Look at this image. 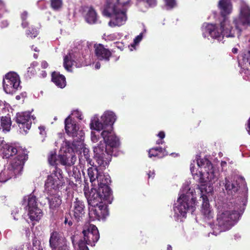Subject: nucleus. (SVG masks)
Listing matches in <instances>:
<instances>
[{
    "mask_svg": "<svg viewBox=\"0 0 250 250\" xmlns=\"http://www.w3.org/2000/svg\"><path fill=\"white\" fill-rule=\"evenodd\" d=\"M77 62L83 63V59L80 57L78 53L71 50L68 55L64 57L63 66L66 70L70 71L72 66L74 65Z\"/></svg>",
    "mask_w": 250,
    "mask_h": 250,
    "instance_id": "aec40b11",
    "label": "nucleus"
},
{
    "mask_svg": "<svg viewBox=\"0 0 250 250\" xmlns=\"http://www.w3.org/2000/svg\"><path fill=\"white\" fill-rule=\"evenodd\" d=\"M100 137L98 134H96L94 131H92L91 133V139L93 143H97L99 140Z\"/></svg>",
    "mask_w": 250,
    "mask_h": 250,
    "instance_id": "79ce46f5",
    "label": "nucleus"
},
{
    "mask_svg": "<svg viewBox=\"0 0 250 250\" xmlns=\"http://www.w3.org/2000/svg\"><path fill=\"white\" fill-rule=\"evenodd\" d=\"M143 33H140L139 35H138L134 39V43L135 44H138L143 39Z\"/></svg>",
    "mask_w": 250,
    "mask_h": 250,
    "instance_id": "37998d69",
    "label": "nucleus"
},
{
    "mask_svg": "<svg viewBox=\"0 0 250 250\" xmlns=\"http://www.w3.org/2000/svg\"><path fill=\"white\" fill-rule=\"evenodd\" d=\"M89 209V216L92 221L104 219L108 215L107 206L105 204L103 203L98 206L91 207Z\"/></svg>",
    "mask_w": 250,
    "mask_h": 250,
    "instance_id": "f3484780",
    "label": "nucleus"
},
{
    "mask_svg": "<svg viewBox=\"0 0 250 250\" xmlns=\"http://www.w3.org/2000/svg\"><path fill=\"white\" fill-rule=\"evenodd\" d=\"M52 80L57 86L60 88H63L66 85L64 76L55 72L52 74Z\"/></svg>",
    "mask_w": 250,
    "mask_h": 250,
    "instance_id": "b1692460",
    "label": "nucleus"
},
{
    "mask_svg": "<svg viewBox=\"0 0 250 250\" xmlns=\"http://www.w3.org/2000/svg\"><path fill=\"white\" fill-rule=\"evenodd\" d=\"M36 64H37V62H33V63H32L31 64V66L29 67L28 68L27 72H29L30 71L31 73H34L35 72V70L32 67V66L33 67V66H35Z\"/></svg>",
    "mask_w": 250,
    "mask_h": 250,
    "instance_id": "49530a36",
    "label": "nucleus"
},
{
    "mask_svg": "<svg viewBox=\"0 0 250 250\" xmlns=\"http://www.w3.org/2000/svg\"><path fill=\"white\" fill-rule=\"evenodd\" d=\"M223 184L229 195L234 196L237 192L239 191L238 193L240 195L239 197L242 198V204L243 205H245L248 197V188L246 182L243 178H240L235 181L232 182L230 181L228 178H226Z\"/></svg>",
    "mask_w": 250,
    "mask_h": 250,
    "instance_id": "0eeeda50",
    "label": "nucleus"
},
{
    "mask_svg": "<svg viewBox=\"0 0 250 250\" xmlns=\"http://www.w3.org/2000/svg\"><path fill=\"white\" fill-rule=\"evenodd\" d=\"M72 243L74 248H76V245L77 244V240H78V236L72 235L70 237Z\"/></svg>",
    "mask_w": 250,
    "mask_h": 250,
    "instance_id": "a18cd8bd",
    "label": "nucleus"
},
{
    "mask_svg": "<svg viewBox=\"0 0 250 250\" xmlns=\"http://www.w3.org/2000/svg\"><path fill=\"white\" fill-rule=\"evenodd\" d=\"M32 119L34 120L35 117L31 116L30 112H23L17 113L15 120L19 125L21 132L23 131L25 134L27 133L31 127Z\"/></svg>",
    "mask_w": 250,
    "mask_h": 250,
    "instance_id": "dca6fc26",
    "label": "nucleus"
},
{
    "mask_svg": "<svg viewBox=\"0 0 250 250\" xmlns=\"http://www.w3.org/2000/svg\"><path fill=\"white\" fill-rule=\"evenodd\" d=\"M49 245L52 250H56L57 247H58V250L64 247H67L69 249L66 244L65 238L61 233L56 231H53L50 234Z\"/></svg>",
    "mask_w": 250,
    "mask_h": 250,
    "instance_id": "6ab92c4d",
    "label": "nucleus"
},
{
    "mask_svg": "<svg viewBox=\"0 0 250 250\" xmlns=\"http://www.w3.org/2000/svg\"><path fill=\"white\" fill-rule=\"evenodd\" d=\"M59 250H69L67 247H64L63 248H61L59 249Z\"/></svg>",
    "mask_w": 250,
    "mask_h": 250,
    "instance_id": "5fc2aeb1",
    "label": "nucleus"
},
{
    "mask_svg": "<svg viewBox=\"0 0 250 250\" xmlns=\"http://www.w3.org/2000/svg\"><path fill=\"white\" fill-rule=\"evenodd\" d=\"M11 250H17L15 248H12Z\"/></svg>",
    "mask_w": 250,
    "mask_h": 250,
    "instance_id": "774afa93",
    "label": "nucleus"
},
{
    "mask_svg": "<svg viewBox=\"0 0 250 250\" xmlns=\"http://www.w3.org/2000/svg\"><path fill=\"white\" fill-rule=\"evenodd\" d=\"M43 77H45L46 76V74L45 71L43 72Z\"/></svg>",
    "mask_w": 250,
    "mask_h": 250,
    "instance_id": "338daca9",
    "label": "nucleus"
},
{
    "mask_svg": "<svg viewBox=\"0 0 250 250\" xmlns=\"http://www.w3.org/2000/svg\"><path fill=\"white\" fill-rule=\"evenodd\" d=\"M213 233L215 235H217V232L215 231H213Z\"/></svg>",
    "mask_w": 250,
    "mask_h": 250,
    "instance_id": "69168bd1",
    "label": "nucleus"
},
{
    "mask_svg": "<svg viewBox=\"0 0 250 250\" xmlns=\"http://www.w3.org/2000/svg\"><path fill=\"white\" fill-rule=\"evenodd\" d=\"M20 78L17 73H8L3 80V89L7 94H13L20 88Z\"/></svg>",
    "mask_w": 250,
    "mask_h": 250,
    "instance_id": "4468645a",
    "label": "nucleus"
},
{
    "mask_svg": "<svg viewBox=\"0 0 250 250\" xmlns=\"http://www.w3.org/2000/svg\"><path fill=\"white\" fill-rule=\"evenodd\" d=\"M34 57L35 58V59H37L38 58V55L37 54H34Z\"/></svg>",
    "mask_w": 250,
    "mask_h": 250,
    "instance_id": "e2e57ef3",
    "label": "nucleus"
},
{
    "mask_svg": "<svg viewBox=\"0 0 250 250\" xmlns=\"http://www.w3.org/2000/svg\"><path fill=\"white\" fill-rule=\"evenodd\" d=\"M85 196L87 199L88 205L91 207H94L103 204V201H106L110 204L112 200V194L106 197L104 191L92 188L89 194L84 192Z\"/></svg>",
    "mask_w": 250,
    "mask_h": 250,
    "instance_id": "f8f14e48",
    "label": "nucleus"
},
{
    "mask_svg": "<svg viewBox=\"0 0 250 250\" xmlns=\"http://www.w3.org/2000/svg\"><path fill=\"white\" fill-rule=\"evenodd\" d=\"M82 151V154L84 157V158L86 159L87 163L90 165H93V163L92 164V160L90 158V154L89 149L83 146Z\"/></svg>",
    "mask_w": 250,
    "mask_h": 250,
    "instance_id": "72a5a7b5",
    "label": "nucleus"
},
{
    "mask_svg": "<svg viewBox=\"0 0 250 250\" xmlns=\"http://www.w3.org/2000/svg\"><path fill=\"white\" fill-rule=\"evenodd\" d=\"M68 225H69V226H71L72 225V221H70V220L69 221H68Z\"/></svg>",
    "mask_w": 250,
    "mask_h": 250,
    "instance_id": "052dcab7",
    "label": "nucleus"
},
{
    "mask_svg": "<svg viewBox=\"0 0 250 250\" xmlns=\"http://www.w3.org/2000/svg\"><path fill=\"white\" fill-rule=\"evenodd\" d=\"M240 213L238 210L230 207H223L217 215V221L219 232L229 229L239 219Z\"/></svg>",
    "mask_w": 250,
    "mask_h": 250,
    "instance_id": "39448f33",
    "label": "nucleus"
},
{
    "mask_svg": "<svg viewBox=\"0 0 250 250\" xmlns=\"http://www.w3.org/2000/svg\"><path fill=\"white\" fill-rule=\"evenodd\" d=\"M164 1L167 10L171 9L176 6V0H164Z\"/></svg>",
    "mask_w": 250,
    "mask_h": 250,
    "instance_id": "e433bc0d",
    "label": "nucleus"
},
{
    "mask_svg": "<svg viewBox=\"0 0 250 250\" xmlns=\"http://www.w3.org/2000/svg\"><path fill=\"white\" fill-rule=\"evenodd\" d=\"M235 28L240 32L241 30L239 25H246L250 24V8L245 4L242 5L240 10V15L238 20L234 19L233 21Z\"/></svg>",
    "mask_w": 250,
    "mask_h": 250,
    "instance_id": "a211bd4d",
    "label": "nucleus"
},
{
    "mask_svg": "<svg viewBox=\"0 0 250 250\" xmlns=\"http://www.w3.org/2000/svg\"><path fill=\"white\" fill-rule=\"evenodd\" d=\"M158 136L159 137H160L161 139H163L165 138V134L164 133V132L163 131H160L158 134Z\"/></svg>",
    "mask_w": 250,
    "mask_h": 250,
    "instance_id": "09e8293b",
    "label": "nucleus"
},
{
    "mask_svg": "<svg viewBox=\"0 0 250 250\" xmlns=\"http://www.w3.org/2000/svg\"><path fill=\"white\" fill-rule=\"evenodd\" d=\"M68 221L67 219L65 218V220H64V223L66 224V223H68Z\"/></svg>",
    "mask_w": 250,
    "mask_h": 250,
    "instance_id": "0e129e2a",
    "label": "nucleus"
},
{
    "mask_svg": "<svg viewBox=\"0 0 250 250\" xmlns=\"http://www.w3.org/2000/svg\"><path fill=\"white\" fill-rule=\"evenodd\" d=\"M164 143V141L160 140H158L157 142H156V144H158V145H160V144H162L163 143Z\"/></svg>",
    "mask_w": 250,
    "mask_h": 250,
    "instance_id": "6e6d98bb",
    "label": "nucleus"
},
{
    "mask_svg": "<svg viewBox=\"0 0 250 250\" xmlns=\"http://www.w3.org/2000/svg\"><path fill=\"white\" fill-rule=\"evenodd\" d=\"M56 153L51 151L48 157V161L49 164L51 166H55L56 165Z\"/></svg>",
    "mask_w": 250,
    "mask_h": 250,
    "instance_id": "c9c22d12",
    "label": "nucleus"
},
{
    "mask_svg": "<svg viewBox=\"0 0 250 250\" xmlns=\"http://www.w3.org/2000/svg\"><path fill=\"white\" fill-rule=\"evenodd\" d=\"M114 4L121 9L124 8L126 10V8L131 5L130 0H117V3Z\"/></svg>",
    "mask_w": 250,
    "mask_h": 250,
    "instance_id": "473e14b6",
    "label": "nucleus"
},
{
    "mask_svg": "<svg viewBox=\"0 0 250 250\" xmlns=\"http://www.w3.org/2000/svg\"><path fill=\"white\" fill-rule=\"evenodd\" d=\"M83 242L87 245L94 246L100 238V234L96 226L87 224L84 226L82 231Z\"/></svg>",
    "mask_w": 250,
    "mask_h": 250,
    "instance_id": "ddd939ff",
    "label": "nucleus"
},
{
    "mask_svg": "<svg viewBox=\"0 0 250 250\" xmlns=\"http://www.w3.org/2000/svg\"><path fill=\"white\" fill-rule=\"evenodd\" d=\"M100 66H101V64H100V62H97L96 63V64L95 65V69H98L100 68Z\"/></svg>",
    "mask_w": 250,
    "mask_h": 250,
    "instance_id": "864d4df0",
    "label": "nucleus"
},
{
    "mask_svg": "<svg viewBox=\"0 0 250 250\" xmlns=\"http://www.w3.org/2000/svg\"><path fill=\"white\" fill-rule=\"evenodd\" d=\"M239 65L244 69H247L248 66H250V51L245 52L242 56V59L239 60Z\"/></svg>",
    "mask_w": 250,
    "mask_h": 250,
    "instance_id": "c85d7f7f",
    "label": "nucleus"
},
{
    "mask_svg": "<svg viewBox=\"0 0 250 250\" xmlns=\"http://www.w3.org/2000/svg\"><path fill=\"white\" fill-rule=\"evenodd\" d=\"M167 250H172V247L170 245H168L167 246Z\"/></svg>",
    "mask_w": 250,
    "mask_h": 250,
    "instance_id": "bf43d9fd",
    "label": "nucleus"
},
{
    "mask_svg": "<svg viewBox=\"0 0 250 250\" xmlns=\"http://www.w3.org/2000/svg\"><path fill=\"white\" fill-rule=\"evenodd\" d=\"M85 19L86 21L90 24L96 23L97 22L98 18L97 13L93 8H88L86 14L85 16Z\"/></svg>",
    "mask_w": 250,
    "mask_h": 250,
    "instance_id": "bb28decb",
    "label": "nucleus"
},
{
    "mask_svg": "<svg viewBox=\"0 0 250 250\" xmlns=\"http://www.w3.org/2000/svg\"><path fill=\"white\" fill-rule=\"evenodd\" d=\"M247 129L249 134H250V118H249L248 122Z\"/></svg>",
    "mask_w": 250,
    "mask_h": 250,
    "instance_id": "3c124183",
    "label": "nucleus"
},
{
    "mask_svg": "<svg viewBox=\"0 0 250 250\" xmlns=\"http://www.w3.org/2000/svg\"><path fill=\"white\" fill-rule=\"evenodd\" d=\"M116 120V116L112 111H105L99 119L94 116L91 120L90 128L101 133L104 142L100 141L96 146H94V159L97 164L102 169L105 168L111 160L113 153L119 146L118 138L112 131L113 125Z\"/></svg>",
    "mask_w": 250,
    "mask_h": 250,
    "instance_id": "f257e3e1",
    "label": "nucleus"
},
{
    "mask_svg": "<svg viewBox=\"0 0 250 250\" xmlns=\"http://www.w3.org/2000/svg\"><path fill=\"white\" fill-rule=\"evenodd\" d=\"M28 211L29 217L32 221H38L42 216V210L38 208L30 209Z\"/></svg>",
    "mask_w": 250,
    "mask_h": 250,
    "instance_id": "c756f323",
    "label": "nucleus"
},
{
    "mask_svg": "<svg viewBox=\"0 0 250 250\" xmlns=\"http://www.w3.org/2000/svg\"><path fill=\"white\" fill-rule=\"evenodd\" d=\"M2 154L3 158L8 159L14 155L17 154V156L12 160L19 162L20 160L22 159V156H24L25 158L23 160V164L25 161L27 159V153L26 150L22 149H17L13 146L5 144L3 145L2 148Z\"/></svg>",
    "mask_w": 250,
    "mask_h": 250,
    "instance_id": "2eb2a0df",
    "label": "nucleus"
},
{
    "mask_svg": "<svg viewBox=\"0 0 250 250\" xmlns=\"http://www.w3.org/2000/svg\"><path fill=\"white\" fill-rule=\"evenodd\" d=\"M66 170L70 178H74L75 182L79 181L81 175L78 168L74 166L70 167H67Z\"/></svg>",
    "mask_w": 250,
    "mask_h": 250,
    "instance_id": "a878e982",
    "label": "nucleus"
},
{
    "mask_svg": "<svg viewBox=\"0 0 250 250\" xmlns=\"http://www.w3.org/2000/svg\"><path fill=\"white\" fill-rule=\"evenodd\" d=\"M163 148L161 147H157L155 148H152L149 149L148 152L149 157H158L159 158H162L165 155L163 154L162 156H159V153H162Z\"/></svg>",
    "mask_w": 250,
    "mask_h": 250,
    "instance_id": "2f4dec72",
    "label": "nucleus"
},
{
    "mask_svg": "<svg viewBox=\"0 0 250 250\" xmlns=\"http://www.w3.org/2000/svg\"><path fill=\"white\" fill-rule=\"evenodd\" d=\"M50 208L55 209L60 207L62 204V200L60 195L54 194L48 198Z\"/></svg>",
    "mask_w": 250,
    "mask_h": 250,
    "instance_id": "cd10ccee",
    "label": "nucleus"
},
{
    "mask_svg": "<svg viewBox=\"0 0 250 250\" xmlns=\"http://www.w3.org/2000/svg\"><path fill=\"white\" fill-rule=\"evenodd\" d=\"M1 127L3 131H9L11 126V119L9 116L2 117L1 118Z\"/></svg>",
    "mask_w": 250,
    "mask_h": 250,
    "instance_id": "7c9ffc66",
    "label": "nucleus"
},
{
    "mask_svg": "<svg viewBox=\"0 0 250 250\" xmlns=\"http://www.w3.org/2000/svg\"><path fill=\"white\" fill-rule=\"evenodd\" d=\"M181 192L173 207L174 217L177 219L185 217L188 211L192 214L196 208V197L189 185H184Z\"/></svg>",
    "mask_w": 250,
    "mask_h": 250,
    "instance_id": "20e7f679",
    "label": "nucleus"
},
{
    "mask_svg": "<svg viewBox=\"0 0 250 250\" xmlns=\"http://www.w3.org/2000/svg\"><path fill=\"white\" fill-rule=\"evenodd\" d=\"M27 17V12L26 11L23 12L21 15V18L22 20L21 26L23 28L26 27L28 25V23L26 21H25V20L26 19Z\"/></svg>",
    "mask_w": 250,
    "mask_h": 250,
    "instance_id": "ea45409f",
    "label": "nucleus"
},
{
    "mask_svg": "<svg viewBox=\"0 0 250 250\" xmlns=\"http://www.w3.org/2000/svg\"><path fill=\"white\" fill-rule=\"evenodd\" d=\"M95 53L98 59L108 61L111 55L110 50L104 47L102 44H95L94 46Z\"/></svg>",
    "mask_w": 250,
    "mask_h": 250,
    "instance_id": "4be33fe9",
    "label": "nucleus"
},
{
    "mask_svg": "<svg viewBox=\"0 0 250 250\" xmlns=\"http://www.w3.org/2000/svg\"><path fill=\"white\" fill-rule=\"evenodd\" d=\"M23 204L26 205L25 208L27 210L33 208H38L36 197L32 194H30L27 198L26 197L24 198Z\"/></svg>",
    "mask_w": 250,
    "mask_h": 250,
    "instance_id": "393cba45",
    "label": "nucleus"
},
{
    "mask_svg": "<svg viewBox=\"0 0 250 250\" xmlns=\"http://www.w3.org/2000/svg\"><path fill=\"white\" fill-rule=\"evenodd\" d=\"M88 175L92 185L97 183L98 189L106 193V197L112 194L109 184L111 182L109 175L99 172L97 167H90L88 169Z\"/></svg>",
    "mask_w": 250,
    "mask_h": 250,
    "instance_id": "6e6552de",
    "label": "nucleus"
},
{
    "mask_svg": "<svg viewBox=\"0 0 250 250\" xmlns=\"http://www.w3.org/2000/svg\"><path fill=\"white\" fill-rule=\"evenodd\" d=\"M223 20L220 22V29L215 24L205 23L202 27L203 36L206 38L210 36L212 39L218 41H222L224 37L232 38L234 37V30L230 24L227 16L232 11L230 0H220L218 2Z\"/></svg>",
    "mask_w": 250,
    "mask_h": 250,
    "instance_id": "7ed1b4c3",
    "label": "nucleus"
},
{
    "mask_svg": "<svg viewBox=\"0 0 250 250\" xmlns=\"http://www.w3.org/2000/svg\"><path fill=\"white\" fill-rule=\"evenodd\" d=\"M41 65H42V68L45 69L48 67V63L46 61H43L42 62Z\"/></svg>",
    "mask_w": 250,
    "mask_h": 250,
    "instance_id": "de8ad7c7",
    "label": "nucleus"
},
{
    "mask_svg": "<svg viewBox=\"0 0 250 250\" xmlns=\"http://www.w3.org/2000/svg\"><path fill=\"white\" fill-rule=\"evenodd\" d=\"M126 10L121 9L112 3H108L103 11L104 16L110 17L108 25L111 27L124 25L127 19Z\"/></svg>",
    "mask_w": 250,
    "mask_h": 250,
    "instance_id": "423d86ee",
    "label": "nucleus"
},
{
    "mask_svg": "<svg viewBox=\"0 0 250 250\" xmlns=\"http://www.w3.org/2000/svg\"><path fill=\"white\" fill-rule=\"evenodd\" d=\"M33 47H34V46H32V48H33L35 51H36V52H39V50L38 49L37 47H35L34 48H33Z\"/></svg>",
    "mask_w": 250,
    "mask_h": 250,
    "instance_id": "13d9d810",
    "label": "nucleus"
},
{
    "mask_svg": "<svg viewBox=\"0 0 250 250\" xmlns=\"http://www.w3.org/2000/svg\"><path fill=\"white\" fill-rule=\"evenodd\" d=\"M39 129L40 130V134L43 135L45 133V127L43 126H39Z\"/></svg>",
    "mask_w": 250,
    "mask_h": 250,
    "instance_id": "8fccbe9b",
    "label": "nucleus"
},
{
    "mask_svg": "<svg viewBox=\"0 0 250 250\" xmlns=\"http://www.w3.org/2000/svg\"><path fill=\"white\" fill-rule=\"evenodd\" d=\"M198 157L196 156V161L198 166L202 169L199 173H194V161L193 164H190V171L195 180L201 183H209V184H212L218 179V173L213 169L211 162L207 159L204 158L199 159ZM213 188L210 185H202L200 187L201 192V198L202 199L203 203L201 208V212L204 217L208 219H209L213 217L212 210L209 207L208 200L207 195H205L204 192L209 193L212 191Z\"/></svg>",
    "mask_w": 250,
    "mask_h": 250,
    "instance_id": "f03ea898",
    "label": "nucleus"
},
{
    "mask_svg": "<svg viewBox=\"0 0 250 250\" xmlns=\"http://www.w3.org/2000/svg\"><path fill=\"white\" fill-rule=\"evenodd\" d=\"M79 250H89L86 244L83 242L82 240H79L78 244Z\"/></svg>",
    "mask_w": 250,
    "mask_h": 250,
    "instance_id": "a19ab883",
    "label": "nucleus"
},
{
    "mask_svg": "<svg viewBox=\"0 0 250 250\" xmlns=\"http://www.w3.org/2000/svg\"><path fill=\"white\" fill-rule=\"evenodd\" d=\"M148 178H150L151 177H152V178H153V177H154V171H149V172L148 173Z\"/></svg>",
    "mask_w": 250,
    "mask_h": 250,
    "instance_id": "603ef678",
    "label": "nucleus"
},
{
    "mask_svg": "<svg viewBox=\"0 0 250 250\" xmlns=\"http://www.w3.org/2000/svg\"><path fill=\"white\" fill-rule=\"evenodd\" d=\"M62 170L55 167L50 175H48L45 183V189L49 193L52 190H59L64 184V180Z\"/></svg>",
    "mask_w": 250,
    "mask_h": 250,
    "instance_id": "9d476101",
    "label": "nucleus"
},
{
    "mask_svg": "<svg viewBox=\"0 0 250 250\" xmlns=\"http://www.w3.org/2000/svg\"><path fill=\"white\" fill-rule=\"evenodd\" d=\"M51 5L55 10H58L61 8L62 5V0H51Z\"/></svg>",
    "mask_w": 250,
    "mask_h": 250,
    "instance_id": "f704fd0d",
    "label": "nucleus"
},
{
    "mask_svg": "<svg viewBox=\"0 0 250 250\" xmlns=\"http://www.w3.org/2000/svg\"><path fill=\"white\" fill-rule=\"evenodd\" d=\"M144 2H146L149 6H153L156 4V0H142Z\"/></svg>",
    "mask_w": 250,
    "mask_h": 250,
    "instance_id": "c03bdc74",
    "label": "nucleus"
},
{
    "mask_svg": "<svg viewBox=\"0 0 250 250\" xmlns=\"http://www.w3.org/2000/svg\"><path fill=\"white\" fill-rule=\"evenodd\" d=\"M4 8V3L0 0V10H2ZM1 14H0V17ZM8 25V22L6 20L0 21V27L1 28L7 27Z\"/></svg>",
    "mask_w": 250,
    "mask_h": 250,
    "instance_id": "4c0bfd02",
    "label": "nucleus"
},
{
    "mask_svg": "<svg viewBox=\"0 0 250 250\" xmlns=\"http://www.w3.org/2000/svg\"><path fill=\"white\" fill-rule=\"evenodd\" d=\"M225 165H226V163L225 162H222V163H221L222 166H224Z\"/></svg>",
    "mask_w": 250,
    "mask_h": 250,
    "instance_id": "680f3d73",
    "label": "nucleus"
},
{
    "mask_svg": "<svg viewBox=\"0 0 250 250\" xmlns=\"http://www.w3.org/2000/svg\"><path fill=\"white\" fill-rule=\"evenodd\" d=\"M22 159L19 162L12 161L7 168H5L0 173V182L4 183L18 174H21L23 167V160L25 156H22Z\"/></svg>",
    "mask_w": 250,
    "mask_h": 250,
    "instance_id": "9b49d317",
    "label": "nucleus"
},
{
    "mask_svg": "<svg viewBox=\"0 0 250 250\" xmlns=\"http://www.w3.org/2000/svg\"><path fill=\"white\" fill-rule=\"evenodd\" d=\"M64 123L66 132L73 139V145L75 146H83V141L84 139L83 131L82 129H80L75 122L71 121L70 116L65 119Z\"/></svg>",
    "mask_w": 250,
    "mask_h": 250,
    "instance_id": "1a4fd4ad",
    "label": "nucleus"
},
{
    "mask_svg": "<svg viewBox=\"0 0 250 250\" xmlns=\"http://www.w3.org/2000/svg\"><path fill=\"white\" fill-rule=\"evenodd\" d=\"M60 161L61 164L67 167H70L74 165L76 160V157L73 153H65L59 155Z\"/></svg>",
    "mask_w": 250,
    "mask_h": 250,
    "instance_id": "5701e85b",
    "label": "nucleus"
},
{
    "mask_svg": "<svg viewBox=\"0 0 250 250\" xmlns=\"http://www.w3.org/2000/svg\"><path fill=\"white\" fill-rule=\"evenodd\" d=\"M26 34L27 37H31V38H35L38 34V31L35 28H32L27 30Z\"/></svg>",
    "mask_w": 250,
    "mask_h": 250,
    "instance_id": "58836bf2",
    "label": "nucleus"
},
{
    "mask_svg": "<svg viewBox=\"0 0 250 250\" xmlns=\"http://www.w3.org/2000/svg\"><path fill=\"white\" fill-rule=\"evenodd\" d=\"M238 49L236 48H233L232 50V51L234 53H236L237 52Z\"/></svg>",
    "mask_w": 250,
    "mask_h": 250,
    "instance_id": "4d7b16f0",
    "label": "nucleus"
},
{
    "mask_svg": "<svg viewBox=\"0 0 250 250\" xmlns=\"http://www.w3.org/2000/svg\"><path fill=\"white\" fill-rule=\"evenodd\" d=\"M85 207L83 201L76 198L73 202V211L74 216L77 221H79L82 219L85 214Z\"/></svg>",
    "mask_w": 250,
    "mask_h": 250,
    "instance_id": "412c9836",
    "label": "nucleus"
}]
</instances>
